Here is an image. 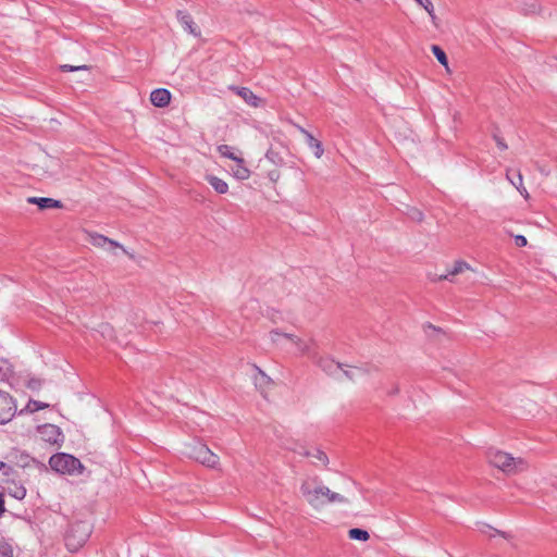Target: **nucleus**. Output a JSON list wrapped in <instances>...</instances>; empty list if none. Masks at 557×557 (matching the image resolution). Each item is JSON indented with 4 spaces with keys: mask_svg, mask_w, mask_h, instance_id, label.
<instances>
[{
    "mask_svg": "<svg viewBox=\"0 0 557 557\" xmlns=\"http://www.w3.org/2000/svg\"><path fill=\"white\" fill-rule=\"evenodd\" d=\"M515 185H516L518 191L520 193V195L524 199H529V193H528L527 188L523 186L522 176L520 174L518 175V183Z\"/></svg>",
    "mask_w": 557,
    "mask_h": 557,
    "instance_id": "33",
    "label": "nucleus"
},
{
    "mask_svg": "<svg viewBox=\"0 0 557 557\" xmlns=\"http://www.w3.org/2000/svg\"><path fill=\"white\" fill-rule=\"evenodd\" d=\"M26 387L32 392H39L42 387V381L37 377H32L26 382Z\"/></svg>",
    "mask_w": 557,
    "mask_h": 557,
    "instance_id": "30",
    "label": "nucleus"
},
{
    "mask_svg": "<svg viewBox=\"0 0 557 557\" xmlns=\"http://www.w3.org/2000/svg\"><path fill=\"white\" fill-rule=\"evenodd\" d=\"M61 168L60 160L45 151L38 152L32 161V171L39 178L54 177L60 173Z\"/></svg>",
    "mask_w": 557,
    "mask_h": 557,
    "instance_id": "3",
    "label": "nucleus"
},
{
    "mask_svg": "<svg viewBox=\"0 0 557 557\" xmlns=\"http://www.w3.org/2000/svg\"><path fill=\"white\" fill-rule=\"evenodd\" d=\"M185 29L194 36H200L199 27L191 20L185 22Z\"/></svg>",
    "mask_w": 557,
    "mask_h": 557,
    "instance_id": "32",
    "label": "nucleus"
},
{
    "mask_svg": "<svg viewBox=\"0 0 557 557\" xmlns=\"http://www.w3.org/2000/svg\"><path fill=\"white\" fill-rule=\"evenodd\" d=\"M485 457L488 467L506 478L518 476L530 470V462L525 456L505 446H490Z\"/></svg>",
    "mask_w": 557,
    "mask_h": 557,
    "instance_id": "1",
    "label": "nucleus"
},
{
    "mask_svg": "<svg viewBox=\"0 0 557 557\" xmlns=\"http://www.w3.org/2000/svg\"><path fill=\"white\" fill-rule=\"evenodd\" d=\"M17 410L15 398L8 392L0 389V424L10 422Z\"/></svg>",
    "mask_w": 557,
    "mask_h": 557,
    "instance_id": "9",
    "label": "nucleus"
},
{
    "mask_svg": "<svg viewBox=\"0 0 557 557\" xmlns=\"http://www.w3.org/2000/svg\"><path fill=\"white\" fill-rule=\"evenodd\" d=\"M206 181L220 195H224L228 191L230 187L227 182L216 175H207Z\"/></svg>",
    "mask_w": 557,
    "mask_h": 557,
    "instance_id": "22",
    "label": "nucleus"
},
{
    "mask_svg": "<svg viewBox=\"0 0 557 557\" xmlns=\"http://www.w3.org/2000/svg\"><path fill=\"white\" fill-rule=\"evenodd\" d=\"M293 451L298 457L306 459L310 465L318 468H327L330 466V458L326 451L317 445L299 444Z\"/></svg>",
    "mask_w": 557,
    "mask_h": 557,
    "instance_id": "4",
    "label": "nucleus"
},
{
    "mask_svg": "<svg viewBox=\"0 0 557 557\" xmlns=\"http://www.w3.org/2000/svg\"><path fill=\"white\" fill-rule=\"evenodd\" d=\"M323 487L324 485L311 486L308 481H304L300 484L299 491L310 507L319 509L323 506Z\"/></svg>",
    "mask_w": 557,
    "mask_h": 557,
    "instance_id": "8",
    "label": "nucleus"
},
{
    "mask_svg": "<svg viewBox=\"0 0 557 557\" xmlns=\"http://www.w3.org/2000/svg\"><path fill=\"white\" fill-rule=\"evenodd\" d=\"M108 237L98 233H88V243L96 249L103 251Z\"/></svg>",
    "mask_w": 557,
    "mask_h": 557,
    "instance_id": "25",
    "label": "nucleus"
},
{
    "mask_svg": "<svg viewBox=\"0 0 557 557\" xmlns=\"http://www.w3.org/2000/svg\"><path fill=\"white\" fill-rule=\"evenodd\" d=\"M432 52H433L434 57L436 58V60L445 67L446 72L450 73V69L448 65V59H447L445 51L438 46H432Z\"/></svg>",
    "mask_w": 557,
    "mask_h": 557,
    "instance_id": "26",
    "label": "nucleus"
},
{
    "mask_svg": "<svg viewBox=\"0 0 557 557\" xmlns=\"http://www.w3.org/2000/svg\"><path fill=\"white\" fill-rule=\"evenodd\" d=\"M0 557H13L11 545L2 541H0Z\"/></svg>",
    "mask_w": 557,
    "mask_h": 557,
    "instance_id": "31",
    "label": "nucleus"
},
{
    "mask_svg": "<svg viewBox=\"0 0 557 557\" xmlns=\"http://www.w3.org/2000/svg\"><path fill=\"white\" fill-rule=\"evenodd\" d=\"M49 465L52 470L62 474H73L82 472L81 461L72 455L59 453L50 457Z\"/></svg>",
    "mask_w": 557,
    "mask_h": 557,
    "instance_id": "5",
    "label": "nucleus"
},
{
    "mask_svg": "<svg viewBox=\"0 0 557 557\" xmlns=\"http://www.w3.org/2000/svg\"><path fill=\"white\" fill-rule=\"evenodd\" d=\"M8 493L13 498L22 500L26 496V488L23 484L12 481L8 486Z\"/></svg>",
    "mask_w": 557,
    "mask_h": 557,
    "instance_id": "24",
    "label": "nucleus"
},
{
    "mask_svg": "<svg viewBox=\"0 0 557 557\" xmlns=\"http://www.w3.org/2000/svg\"><path fill=\"white\" fill-rule=\"evenodd\" d=\"M103 253L111 257H120L121 255L127 256L129 259H136V253L134 250L126 248L121 243L113 240L111 238L107 239Z\"/></svg>",
    "mask_w": 557,
    "mask_h": 557,
    "instance_id": "11",
    "label": "nucleus"
},
{
    "mask_svg": "<svg viewBox=\"0 0 557 557\" xmlns=\"http://www.w3.org/2000/svg\"><path fill=\"white\" fill-rule=\"evenodd\" d=\"M347 483H348L349 485H351V486H354V485H355V483H354L352 481H350V480H347Z\"/></svg>",
    "mask_w": 557,
    "mask_h": 557,
    "instance_id": "39",
    "label": "nucleus"
},
{
    "mask_svg": "<svg viewBox=\"0 0 557 557\" xmlns=\"http://www.w3.org/2000/svg\"><path fill=\"white\" fill-rule=\"evenodd\" d=\"M515 242H516V245L519 247H524L528 244V240L523 235H516Z\"/></svg>",
    "mask_w": 557,
    "mask_h": 557,
    "instance_id": "36",
    "label": "nucleus"
},
{
    "mask_svg": "<svg viewBox=\"0 0 557 557\" xmlns=\"http://www.w3.org/2000/svg\"><path fill=\"white\" fill-rule=\"evenodd\" d=\"M27 202L36 205L40 210L62 207V203L60 200L49 198V197H29L27 199Z\"/></svg>",
    "mask_w": 557,
    "mask_h": 557,
    "instance_id": "17",
    "label": "nucleus"
},
{
    "mask_svg": "<svg viewBox=\"0 0 557 557\" xmlns=\"http://www.w3.org/2000/svg\"><path fill=\"white\" fill-rule=\"evenodd\" d=\"M13 366L8 359L0 358V380H4L12 375Z\"/></svg>",
    "mask_w": 557,
    "mask_h": 557,
    "instance_id": "28",
    "label": "nucleus"
},
{
    "mask_svg": "<svg viewBox=\"0 0 557 557\" xmlns=\"http://www.w3.org/2000/svg\"><path fill=\"white\" fill-rule=\"evenodd\" d=\"M420 8H422L429 15L433 27L438 28L441 21L436 14L435 4L433 0H413Z\"/></svg>",
    "mask_w": 557,
    "mask_h": 557,
    "instance_id": "16",
    "label": "nucleus"
},
{
    "mask_svg": "<svg viewBox=\"0 0 557 557\" xmlns=\"http://www.w3.org/2000/svg\"><path fill=\"white\" fill-rule=\"evenodd\" d=\"M4 511H5L4 497H3V494L0 493V517L4 513Z\"/></svg>",
    "mask_w": 557,
    "mask_h": 557,
    "instance_id": "37",
    "label": "nucleus"
},
{
    "mask_svg": "<svg viewBox=\"0 0 557 557\" xmlns=\"http://www.w3.org/2000/svg\"><path fill=\"white\" fill-rule=\"evenodd\" d=\"M95 332L106 341L114 342L116 339L114 326L109 322H100L95 327Z\"/></svg>",
    "mask_w": 557,
    "mask_h": 557,
    "instance_id": "20",
    "label": "nucleus"
},
{
    "mask_svg": "<svg viewBox=\"0 0 557 557\" xmlns=\"http://www.w3.org/2000/svg\"><path fill=\"white\" fill-rule=\"evenodd\" d=\"M359 373L360 371L357 368H350L344 372V374L350 380L355 379Z\"/></svg>",
    "mask_w": 557,
    "mask_h": 557,
    "instance_id": "35",
    "label": "nucleus"
},
{
    "mask_svg": "<svg viewBox=\"0 0 557 557\" xmlns=\"http://www.w3.org/2000/svg\"><path fill=\"white\" fill-rule=\"evenodd\" d=\"M267 178L272 183V184H277L281 178H282V171L280 170V168L277 166H274L272 169H269L267 171Z\"/></svg>",
    "mask_w": 557,
    "mask_h": 557,
    "instance_id": "29",
    "label": "nucleus"
},
{
    "mask_svg": "<svg viewBox=\"0 0 557 557\" xmlns=\"http://www.w3.org/2000/svg\"><path fill=\"white\" fill-rule=\"evenodd\" d=\"M61 70L64 72H75V71H88L89 67L87 65L73 66V65L64 64L61 66Z\"/></svg>",
    "mask_w": 557,
    "mask_h": 557,
    "instance_id": "34",
    "label": "nucleus"
},
{
    "mask_svg": "<svg viewBox=\"0 0 557 557\" xmlns=\"http://www.w3.org/2000/svg\"><path fill=\"white\" fill-rule=\"evenodd\" d=\"M348 536L350 540L360 542H367L370 539V534L368 531L358 528L350 529L348 531Z\"/></svg>",
    "mask_w": 557,
    "mask_h": 557,
    "instance_id": "27",
    "label": "nucleus"
},
{
    "mask_svg": "<svg viewBox=\"0 0 557 557\" xmlns=\"http://www.w3.org/2000/svg\"><path fill=\"white\" fill-rule=\"evenodd\" d=\"M235 165L230 169V174L237 181H247L251 176V170L249 169L246 160L243 156L233 161Z\"/></svg>",
    "mask_w": 557,
    "mask_h": 557,
    "instance_id": "14",
    "label": "nucleus"
},
{
    "mask_svg": "<svg viewBox=\"0 0 557 557\" xmlns=\"http://www.w3.org/2000/svg\"><path fill=\"white\" fill-rule=\"evenodd\" d=\"M50 407V404L48 401L44 400H37V399H29L23 409L21 410V413H27L33 414L41 410H46Z\"/></svg>",
    "mask_w": 557,
    "mask_h": 557,
    "instance_id": "21",
    "label": "nucleus"
},
{
    "mask_svg": "<svg viewBox=\"0 0 557 557\" xmlns=\"http://www.w3.org/2000/svg\"><path fill=\"white\" fill-rule=\"evenodd\" d=\"M304 135L306 144L313 151L314 157L321 159L324 153L322 143L307 131H304Z\"/></svg>",
    "mask_w": 557,
    "mask_h": 557,
    "instance_id": "19",
    "label": "nucleus"
},
{
    "mask_svg": "<svg viewBox=\"0 0 557 557\" xmlns=\"http://www.w3.org/2000/svg\"><path fill=\"white\" fill-rule=\"evenodd\" d=\"M323 505L325 503L329 504H347L348 497L345 496L342 493L332 491L330 487L325 486L323 487Z\"/></svg>",
    "mask_w": 557,
    "mask_h": 557,
    "instance_id": "18",
    "label": "nucleus"
},
{
    "mask_svg": "<svg viewBox=\"0 0 557 557\" xmlns=\"http://www.w3.org/2000/svg\"><path fill=\"white\" fill-rule=\"evenodd\" d=\"M187 457L198 466L221 472L223 470V462L221 456L213 451L207 444L195 442L187 446Z\"/></svg>",
    "mask_w": 557,
    "mask_h": 557,
    "instance_id": "2",
    "label": "nucleus"
},
{
    "mask_svg": "<svg viewBox=\"0 0 557 557\" xmlns=\"http://www.w3.org/2000/svg\"><path fill=\"white\" fill-rule=\"evenodd\" d=\"M231 89L234 90L250 107L259 108L264 103V100L248 87L231 86Z\"/></svg>",
    "mask_w": 557,
    "mask_h": 557,
    "instance_id": "13",
    "label": "nucleus"
},
{
    "mask_svg": "<svg viewBox=\"0 0 557 557\" xmlns=\"http://www.w3.org/2000/svg\"><path fill=\"white\" fill-rule=\"evenodd\" d=\"M90 536V530L85 525L73 527L65 536V546L69 552L79 550Z\"/></svg>",
    "mask_w": 557,
    "mask_h": 557,
    "instance_id": "7",
    "label": "nucleus"
},
{
    "mask_svg": "<svg viewBox=\"0 0 557 557\" xmlns=\"http://www.w3.org/2000/svg\"><path fill=\"white\" fill-rule=\"evenodd\" d=\"M468 271H473L472 267L463 260H455L449 267H447L444 274L440 275L441 281H451L455 276L462 274Z\"/></svg>",
    "mask_w": 557,
    "mask_h": 557,
    "instance_id": "12",
    "label": "nucleus"
},
{
    "mask_svg": "<svg viewBox=\"0 0 557 557\" xmlns=\"http://www.w3.org/2000/svg\"><path fill=\"white\" fill-rule=\"evenodd\" d=\"M38 440L47 446L61 447L64 443V434L60 426L53 423L39 424L36 428Z\"/></svg>",
    "mask_w": 557,
    "mask_h": 557,
    "instance_id": "6",
    "label": "nucleus"
},
{
    "mask_svg": "<svg viewBox=\"0 0 557 557\" xmlns=\"http://www.w3.org/2000/svg\"><path fill=\"white\" fill-rule=\"evenodd\" d=\"M150 102L156 108H165L170 104L172 94L166 88H157L150 92Z\"/></svg>",
    "mask_w": 557,
    "mask_h": 557,
    "instance_id": "15",
    "label": "nucleus"
},
{
    "mask_svg": "<svg viewBox=\"0 0 557 557\" xmlns=\"http://www.w3.org/2000/svg\"><path fill=\"white\" fill-rule=\"evenodd\" d=\"M282 339L285 341L286 344H288L289 349L298 356L308 355L313 347V342L311 339L301 338L292 334H283Z\"/></svg>",
    "mask_w": 557,
    "mask_h": 557,
    "instance_id": "10",
    "label": "nucleus"
},
{
    "mask_svg": "<svg viewBox=\"0 0 557 557\" xmlns=\"http://www.w3.org/2000/svg\"><path fill=\"white\" fill-rule=\"evenodd\" d=\"M275 157H276V154H275V153H273V152H268V153H267V159H268V160L272 161L273 163H280V160H277V161H276V160H275Z\"/></svg>",
    "mask_w": 557,
    "mask_h": 557,
    "instance_id": "38",
    "label": "nucleus"
},
{
    "mask_svg": "<svg viewBox=\"0 0 557 557\" xmlns=\"http://www.w3.org/2000/svg\"><path fill=\"white\" fill-rule=\"evenodd\" d=\"M216 150L222 158L228 159L231 161H235L237 158L243 156V153L237 148L230 145H219Z\"/></svg>",
    "mask_w": 557,
    "mask_h": 557,
    "instance_id": "23",
    "label": "nucleus"
}]
</instances>
